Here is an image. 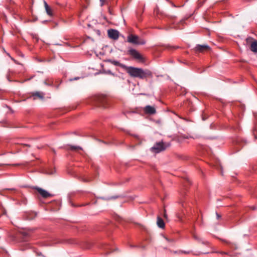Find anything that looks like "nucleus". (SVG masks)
<instances>
[{"instance_id":"9b49d317","label":"nucleus","mask_w":257,"mask_h":257,"mask_svg":"<svg viewBox=\"0 0 257 257\" xmlns=\"http://www.w3.org/2000/svg\"><path fill=\"white\" fill-rule=\"evenodd\" d=\"M44 6L45 8V10L46 11L47 14L50 16H53V12L52 9L49 7L47 3L45 1L44 2Z\"/></svg>"},{"instance_id":"4be33fe9","label":"nucleus","mask_w":257,"mask_h":257,"mask_svg":"<svg viewBox=\"0 0 257 257\" xmlns=\"http://www.w3.org/2000/svg\"><path fill=\"white\" fill-rule=\"evenodd\" d=\"M194 237L195 238L197 239V237H196V235H194Z\"/></svg>"},{"instance_id":"6e6552de","label":"nucleus","mask_w":257,"mask_h":257,"mask_svg":"<svg viewBox=\"0 0 257 257\" xmlns=\"http://www.w3.org/2000/svg\"><path fill=\"white\" fill-rule=\"evenodd\" d=\"M37 191L41 194L44 198H48L51 196V195L47 191L40 188H37Z\"/></svg>"},{"instance_id":"20e7f679","label":"nucleus","mask_w":257,"mask_h":257,"mask_svg":"<svg viewBox=\"0 0 257 257\" xmlns=\"http://www.w3.org/2000/svg\"><path fill=\"white\" fill-rule=\"evenodd\" d=\"M107 34L110 38L116 40L119 37V33L116 30L110 29L108 30Z\"/></svg>"},{"instance_id":"6ab92c4d","label":"nucleus","mask_w":257,"mask_h":257,"mask_svg":"<svg viewBox=\"0 0 257 257\" xmlns=\"http://www.w3.org/2000/svg\"><path fill=\"white\" fill-rule=\"evenodd\" d=\"M216 216H217V219H219L220 217V215H219L217 213H216Z\"/></svg>"},{"instance_id":"2eb2a0df","label":"nucleus","mask_w":257,"mask_h":257,"mask_svg":"<svg viewBox=\"0 0 257 257\" xmlns=\"http://www.w3.org/2000/svg\"><path fill=\"white\" fill-rule=\"evenodd\" d=\"M70 149L72 151H77L78 150H80L81 148L78 146H70Z\"/></svg>"},{"instance_id":"9d476101","label":"nucleus","mask_w":257,"mask_h":257,"mask_svg":"<svg viewBox=\"0 0 257 257\" xmlns=\"http://www.w3.org/2000/svg\"><path fill=\"white\" fill-rule=\"evenodd\" d=\"M108 62H109L110 63H111L112 64L115 65V66H118L119 67H120L121 68L124 69L125 70L126 68V66L123 64H121L119 62L117 61H115V60H108Z\"/></svg>"},{"instance_id":"b1692460","label":"nucleus","mask_w":257,"mask_h":257,"mask_svg":"<svg viewBox=\"0 0 257 257\" xmlns=\"http://www.w3.org/2000/svg\"><path fill=\"white\" fill-rule=\"evenodd\" d=\"M11 59H12V60H13V61H15V60H14L13 58L11 57Z\"/></svg>"},{"instance_id":"f03ea898","label":"nucleus","mask_w":257,"mask_h":257,"mask_svg":"<svg viewBox=\"0 0 257 257\" xmlns=\"http://www.w3.org/2000/svg\"><path fill=\"white\" fill-rule=\"evenodd\" d=\"M169 147V145L164 144L163 142H159L156 143L153 147L151 148V151L152 152L155 153H159L162 151H164L166 149Z\"/></svg>"},{"instance_id":"a878e982","label":"nucleus","mask_w":257,"mask_h":257,"mask_svg":"<svg viewBox=\"0 0 257 257\" xmlns=\"http://www.w3.org/2000/svg\"><path fill=\"white\" fill-rule=\"evenodd\" d=\"M26 146H28V147H30V145H25Z\"/></svg>"},{"instance_id":"dca6fc26","label":"nucleus","mask_w":257,"mask_h":257,"mask_svg":"<svg viewBox=\"0 0 257 257\" xmlns=\"http://www.w3.org/2000/svg\"><path fill=\"white\" fill-rule=\"evenodd\" d=\"M105 0H100V6L102 7L104 5Z\"/></svg>"},{"instance_id":"f257e3e1","label":"nucleus","mask_w":257,"mask_h":257,"mask_svg":"<svg viewBox=\"0 0 257 257\" xmlns=\"http://www.w3.org/2000/svg\"><path fill=\"white\" fill-rule=\"evenodd\" d=\"M125 70L126 72L133 77L145 79L147 77H152V73L149 70H143L142 68L132 66H127Z\"/></svg>"},{"instance_id":"1a4fd4ad","label":"nucleus","mask_w":257,"mask_h":257,"mask_svg":"<svg viewBox=\"0 0 257 257\" xmlns=\"http://www.w3.org/2000/svg\"><path fill=\"white\" fill-rule=\"evenodd\" d=\"M94 100L96 101V105L98 106L104 107V99L100 97H97L94 98Z\"/></svg>"},{"instance_id":"412c9836","label":"nucleus","mask_w":257,"mask_h":257,"mask_svg":"<svg viewBox=\"0 0 257 257\" xmlns=\"http://www.w3.org/2000/svg\"><path fill=\"white\" fill-rule=\"evenodd\" d=\"M164 217H167V215H166V213H165V214H164Z\"/></svg>"},{"instance_id":"a211bd4d","label":"nucleus","mask_w":257,"mask_h":257,"mask_svg":"<svg viewBox=\"0 0 257 257\" xmlns=\"http://www.w3.org/2000/svg\"><path fill=\"white\" fill-rule=\"evenodd\" d=\"M166 240L168 241H174V240L173 239H169L168 238H166Z\"/></svg>"},{"instance_id":"4468645a","label":"nucleus","mask_w":257,"mask_h":257,"mask_svg":"<svg viewBox=\"0 0 257 257\" xmlns=\"http://www.w3.org/2000/svg\"><path fill=\"white\" fill-rule=\"evenodd\" d=\"M44 93L40 92H36L33 93V96L34 97V99H35L36 97H38L40 99H43L44 97Z\"/></svg>"},{"instance_id":"393cba45","label":"nucleus","mask_w":257,"mask_h":257,"mask_svg":"<svg viewBox=\"0 0 257 257\" xmlns=\"http://www.w3.org/2000/svg\"><path fill=\"white\" fill-rule=\"evenodd\" d=\"M77 79H78L77 78H75L74 79V80H77Z\"/></svg>"},{"instance_id":"39448f33","label":"nucleus","mask_w":257,"mask_h":257,"mask_svg":"<svg viewBox=\"0 0 257 257\" xmlns=\"http://www.w3.org/2000/svg\"><path fill=\"white\" fill-rule=\"evenodd\" d=\"M129 54L135 59L142 61L143 59L142 56L136 50L131 49L128 51Z\"/></svg>"},{"instance_id":"0eeeda50","label":"nucleus","mask_w":257,"mask_h":257,"mask_svg":"<svg viewBox=\"0 0 257 257\" xmlns=\"http://www.w3.org/2000/svg\"><path fill=\"white\" fill-rule=\"evenodd\" d=\"M144 110L146 114H154L156 112V108L154 106L150 105L145 106L144 108Z\"/></svg>"},{"instance_id":"f8f14e48","label":"nucleus","mask_w":257,"mask_h":257,"mask_svg":"<svg viewBox=\"0 0 257 257\" xmlns=\"http://www.w3.org/2000/svg\"><path fill=\"white\" fill-rule=\"evenodd\" d=\"M157 225L161 228H163L165 227V223L163 220L160 217L157 218Z\"/></svg>"},{"instance_id":"ddd939ff","label":"nucleus","mask_w":257,"mask_h":257,"mask_svg":"<svg viewBox=\"0 0 257 257\" xmlns=\"http://www.w3.org/2000/svg\"><path fill=\"white\" fill-rule=\"evenodd\" d=\"M250 50L253 52L257 53V41H254L251 44Z\"/></svg>"},{"instance_id":"423d86ee","label":"nucleus","mask_w":257,"mask_h":257,"mask_svg":"<svg viewBox=\"0 0 257 257\" xmlns=\"http://www.w3.org/2000/svg\"><path fill=\"white\" fill-rule=\"evenodd\" d=\"M195 50L196 51L202 53V52L209 51L210 50V47L208 45H197L195 47Z\"/></svg>"},{"instance_id":"7ed1b4c3","label":"nucleus","mask_w":257,"mask_h":257,"mask_svg":"<svg viewBox=\"0 0 257 257\" xmlns=\"http://www.w3.org/2000/svg\"><path fill=\"white\" fill-rule=\"evenodd\" d=\"M127 41L134 44L144 45L145 44L144 40H140L138 36L132 34L127 37Z\"/></svg>"},{"instance_id":"5701e85b","label":"nucleus","mask_w":257,"mask_h":257,"mask_svg":"<svg viewBox=\"0 0 257 257\" xmlns=\"http://www.w3.org/2000/svg\"><path fill=\"white\" fill-rule=\"evenodd\" d=\"M221 253H222V254H226V252H221Z\"/></svg>"},{"instance_id":"f3484780","label":"nucleus","mask_w":257,"mask_h":257,"mask_svg":"<svg viewBox=\"0 0 257 257\" xmlns=\"http://www.w3.org/2000/svg\"><path fill=\"white\" fill-rule=\"evenodd\" d=\"M106 73L107 74H111V75H113V76H114V74L112 72H111L110 70H107V71H106Z\"/></svg>"},{"instance_id":"aec40b11","label":"nucleus","mask_w":257,"mask_h":257,"mask_svg":"<svg viewBox=\"0 0 257 257\" xmlns=\"http://www.w3.org/2000/svg\"><path fill=\"white\" fill-rule=\"evenodd\" d=\"M181 252H183V253H186V254H188V253H190L189 251H182Z\"/></svg>"}]
</instances>
